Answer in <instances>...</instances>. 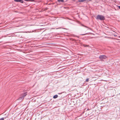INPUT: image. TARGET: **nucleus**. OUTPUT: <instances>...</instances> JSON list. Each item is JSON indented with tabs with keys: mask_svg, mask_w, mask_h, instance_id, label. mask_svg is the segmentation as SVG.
<instances>
[{
	"mask_svg": "<svg viewBox=\"0 0 120 120\" xmlns=\"http://www.w3.org/2000/svg\"><path fill=\"white\" fill-rule=\"evenodd\" d=\"M97 20H100L101 21H103L105 19V18L104 16L100 15H97L96 18Z\"/></svg>",
	"mask_w": 120,
	"mask_h": 120,
	"instance_id": "1",
	"label": "nucleus"
},
{
	"mask_svg": "<svg viewBox=\"0 0 120 120\" xmlns=\"http://www.w3.org/2000/svg\"><path fill=\"white\" fill-rule=\"evenodd\" d=\"M27 94L26 93H25L23 94H21L20 97L18 98V100H22L24 98V97Z\"/></svg>",
	"mask_w": 120,
	"mask_h": 120,
	"instance_id": "2",
	"label": "nucleus"
},
{
	"mask_svg": "<svg viewBox=\"0 0 120 120\" xmlns=\"http://www.w3.org/2000/svg\"><path fill=\"white\" fill-rule=\"evenodd\" d=\"M99 58L101 60L106 59L107 58V57L105 55H101L99 56Z\"/></svg>",
	"mask_w": 120,
	"mask_h": 120,
	"instance_id": "3",
	"label": "nucleus"
},
{
	"mask_svg": "<svg viewBox=\"0 0 120 120\" xmlns=\"http://www.w3.org/2000/svg\"><path fill=\"white\" fill-rule=\"evenodd\" d=\"M14 0L16 2H20L21 3H22L23 1V0Z\"/></svg>",
	"mask_w": 120,
	"mask_h": 120,
	"instance_id": "4",
	"label": "nucleus"
},
{
	"mask_svg": "<svg viewBox=\"0 0 120 120\" xmlns=\"http://www.w3.org/2000/svg\"><path fill=\"white\" fill-rule=\"evenodd\" d=\"M58 97V95H56L53 96V98H56Z\"/></svg>",
	"mask_w": 120,
	"mask_h": 120,
	"instance_id": "5",
	"label": "nucleus"
},
{
	"mask_svg": "<svg viewBox=\"0 0 120 120\" xmlns=\"http://www.w3.org/2000/svg\"><path fill=\"white\" fill-rule=\"evenodd\" d=\"M24 1H31L33 2L34 1V0H24Z\"/></svg>",
	"mask_w": 120,
	"mask_h": 120,
	"instance_id": "6",
	"label": "nucleus"
},
{
	"mask_svg": "<svg viewBox=\"0 0 120 120\" xmlns=\"http://www.w3.org/2000/svg\"><path fill=\"white\" fill-rule=\"evenodd\" d=\"M7 117H8L1 118L0 119V120H4V119H6Z\"/></svg>",
	"mask_w": 120,
	"mask_h": 120,
	"instance_id": "7",
	"label": "nucleus"
},
{
	"mask_svg": "<svg viewBox=\"0 0 120 120\" xmlns=\"http://www.w3.org/2000/svg\"><path fill=\"white\" fill-rule=\"evenodd\" d=\"M57 1L59 2H64L63 0H57Z\"/></svg>",
	"mask_w": 120,
	"mask_h": 120,
	"instance_id": "8",
	"label": "nucleus"
},
{
	"mask_svg": "<svg viewBox=\"0 0 120 120\" xmlns=\"http://www.w3.org/2000/svg\"><path fill=\"white\" fill-rule=\"evenodd\" d=\"M86 0H78V1L79 2H83L84 1H85Z\"/></svg>",
	"mask_w": 120,
	"mask_h": 120,
	"instance_id": "9",
	"label": "nucleus"
},
{
	"mask_svg": "<svg viewBox=\"0 0 120 120\" xmlns=\"http://www.w3.org/2000/svg\"><path fill=\"white\" fill-rule=\"evenodd\" d=\"M83 46L84 47H88L89 46V45H83Z\"/></svg>",
	"mask_w": 120,
	"mask_h": 120,
	"instance_id": "10",
	"label": "nucleus"
},
{
	"mask_svg": "<svg viewBox=\"0 0 120 120\" xmlns=\"http://www.w3.org/2000/svg\"><path fill=\"white\" fill-rule=\"evenodd\" d=\"M86 81L87 82H88L89 81V79L88 78L86 79Z\"/></svg>",
	"mask_w": 120,
	"mask_h": 120,
	"instance_id": "11",
	"label": "nucleus"
},
{
	"mask_svg": "<svg viewBox=\"0 0 120 120\" xmlns=\"http://www.w3.org/2000/svg\"><path fill=\"white\" fill-rule=\"evenodd\" d=\"M118 7L119 9H120V6H118Z\"/></svg>",
	"mask_w": 120,
	"mask_h": 120,
	"instance_id": "12",
	"label": "nucleus"
},
{
	"mask_svg": "<svg viewBox=\"0 0 120 120\" xmlns=\"http://www.w3.org/2000/svg\"><path fill=\"white\" fill-rule=\"evenodd\" d=\"M86 34H81V35H85Z\"/></svg>",
	"mask_w": 120,
	"mask_h": 120,
	"instance_id": "13",
	"label": "nucleus"
},
{
	"mask_svg": "<svg viewBox=\"0 0 120 120\" xmlns=\"http://www.w3.org/2000/svg\"><path fill=\"white\" fill-rule=\"evenodd\" d=\"M85 27H86V28H88V27H87V26H85Z\"/></svg>",
	"mask_w": 120,
	"mask_h": 120,
	"instance_id": "14",
	"label": "nucleus"
},
{
	"mask_svg": "<svg viewBox=\"0 0 120 120\" xmlns=\"http://www.w3.org/2000/svg\"><path fill=\"white\" fill-rule=\"evenodd\" d=\"M115 36H116V35H115Z\"/></svg>",
	"mask_w": 120,
	"mask_h": 120,
	"instance_id": "15",
	"label": "nucleus"
}]
</instances>
